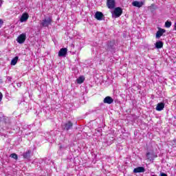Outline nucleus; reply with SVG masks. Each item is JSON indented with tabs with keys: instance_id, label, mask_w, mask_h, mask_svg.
<instances>
[{
	"instance_id": "obj_25",
	"label": "nucleus",
	"mask_w": 176,
	"mask_h": 176,
	"mask_svg": "<svg viewBox=\"0 0 176 176\" xmlns=\"http://www.w3.org/2000/svg\"><path fill=\"white\" fill-rule=\"evenodd\" d=\"M3 24V21H2V19H0V26L2 25Z\"/></svg>"
},
{
	"instance_id": "obj_14",
	"label": "nucleus",
	"mask_w": 176,
	"mask_h": 176,
	"mask_svg": "<svg viewBox=\"0 0 176 176\" xmlns=\"http://www.w3.org/2000/svg\"><path fill=\"white\" fill-rule=\"evenodd\" d=\"M133 173H145V168L142 166H139L136 168H134Z\"/></svg>"
},
{
	"instance_id": "obj_7",
	"label": "nucleus",
	"mask_w": 176,
	"mask_h": 176,
	"mask_svg": "<svg viewBox=\"0 0 176 176\" xmlns=\"http://www.w3.org/2000/svg\"><path fill=\"white\" fill-rule=\"evenodd\" d=\"M166 32V30L162 29L161 28H158V31L155 34V38L157 39H160L161 36H163V34Z\"/></svg>"
},
{
	"instance_id": "obj_15",
	"label": "nucleus",
	"mask_w": 176,
	"mask_h": 176,
	"mask_svg": "<svg viewBox=\"0 0 176 176\" xmlns=\"http://www.w3.org/2000/svg\"><path fill=\"white\" fill-rule=\"evenodd\" d=\"M156 111H163L164 109V102H160L157 104V107L155 108Z\"/></svg>"
},
{
	"instance_id": "obj_12",
	"label": "nucleus",
	"mask_w": 176,
	"mask_h": 176,
	"mask_svg": "<svg viewBox=\"0 0 176 176\" xmlns=\"http://www.w3.org/2000/svg\"><path fill=\"white\" fill-rule=\"evenodd\" d=\"M67 52H68V50L67 48H61L58 52L59 57H64V56L67 54Z\"/></svg>"
},
{
	"instance_id": "obj_22",
	"label": "nucleus",
	"mask_w": 176,
	"mask_h": 176,
	"mask_svg": "<svg viewBox=\"0 0 176 176\" xmlns=\"http://www.w3.org/2000/svg\"><path fill=\"white\" fill-rule=\"evenodd\" d=\"M3 97V95H2V93L0 92V102L2 101V98Z\"/></svg>"
},
{
	"instance_id": "obj_6",
	"label": "nucleus",
	"mask_w": 176,
	"mask_h": 176,
	"mask_svg": "<svg viewBox=\"0 0 176 176\" xmlns=\"http://www.w3.org/2000/svg\"><path fill=\"white\" fill-rule=\"evenodd\" d=\"M115 41H110L107 43L106 47L107 50L109 52H113L115 50Z\"/></svg>"
},
{
	"instance_id": "obj_20",
	"label": "nucleus",
	"mask_w": 176,
	"mask_h": 176,
	"mask_svg": "<svg viewBox=\"0 0 176 176\" xmlns=\"http://www.w3.org/2000/svg\"><path fill=\"white\" fill-rule=\"evenodd\" d=\"M172 24H173V23H171V21H166L165 22V27H166V28H170V27H171Z\"/></svg>"
},
{
	"instance_id": "obj_18",
	"label": "nucleus",
	"mask_w": 176,
	"mask_h": 176,
	"mask_svg": "<svg viewBox=\"0 0 176 176\" xmlns=\"http://www.w3.org/2000/svg\"><path fill=\"white\" fill-rule=\"evenodd\" d=\"M30 155H31V151H28L23 153V156L24 159L30 160Z\"/></svg>"
},
{
	"instance_id": "obj_26",
	"label": "nucleus",
	"mask_w": 176,
	"mask_h": 176,
	"mask_svg": "<svg viewBox=\"0 0 176 176\" xmlns=\"http://www.w3.org/2000/svg\"><path fill=\"white\" fill-rule=\"evenodd\" d=\"M17 86H18V87H20V86H21V84L18 83V84H17Z\"/></svg>"
},
{
	"instance_id": "obj_11",
	"label": "nucleus",
	"mask_w": 176,
	"mask_h": 176,
	"mask_svg": "<svg viewBox=\"0 0 176 176\" xmlns=\"http://www.w3.org/2000/svg\"><path fill=\"white\" fill-rule=\"evenodd\" d=\"M103 17H104V14H102V12H98V11L96 12L95 19H96V20L101 21L102 20Z\"/></svg>"
},
{
	"instance_id": "obj_27",
	"label": "nucleus",
	"mask_w": 176,
	"mask_h": 176,
	"mask_svg": "<svg viewBox=\"0 0 176 176\" xmlns=\"http://www.w3.org/2000/svg\"><path fill=\"white\" fill-rule=\"evenodd\" d=\"M8 80H10V77H8Z\"/></svg>"
},
{
	"instance_id": "obj_13",
	"label": "nucleus",
	"mask_w": 176,
	"mask_h": 176,
	"mask_svg": "<svg viewBox=\"0 0 176 176\" xmlns=\"http://www.w3.org/2000/svg\"><path fill=\"white\" fill-rule=\"evenodd\" d=\"M132 5H133V6H135V8H142L144 3L142 1H135L132 3Z\"/></svg>"
},
{
	"instance_id": "obj_10",
	"label": "nucleus",
	"mask_w": 176,
	"mask_h": 176,
	"mask_svg": "<svg viewBox=\"0 0 176 176\" xmlns=\"http://www.w3.org/2000/svg\"><path fill=\"white\" fill-rule=\"evenodd\" d=\"M104 104H111L113 102V99L111 96H107L103 100Z\"/></svg>"
},
{
	"instance_id": "obj_3",
	"label": "nucleus",
	"mask_w": 176,
	"mask_h": 176,
	"mask_svg": "<svg viewBox=\"0 0 176 176\" xmlns=\"http://www.w3.org/2000/svg\"><path fill=\"white\" fill-rule=\"evenodd\" d=\"M107 6L108 9H115L116 1L115 0H107Z\"/></svg>"
},
{
	"instance_id": "obj_9",
	"label": "nucleus",
	"mask_w": 176,
	"mask_h": 176,
	"mask_svg": "<svg viewBox=\"0 0 176 176\" xmlns=\"http://www.w3.org/2000/svg\"><path fill=\"white\" fill-rule=\"evenodd\" d=\"M72 126H73L72 122L69 121L68 122L62 125V127H63V129H64V130H67V131H68V130H69L70 129L72 128Z\"/></svg>"
},
{
	"instance_id": "obj_2",
	"label": "nucleus",
	"mask_w": 176,
	"mask_h": 176,
	"mask_svg": "<svg viewBox=\"0 0 176 176\" xmlns=\"http://www.w3.org/2000/svg\"><path fill=\"white\" fill-rule=\"evenodd\" d=\"M122 13L123 9H122L120 7H117L112 12V16H113L116 19H118V17H120L122 16Z\"/></svg>"
},
{
	"instance_id": "obj_8",
	"label": "nucleus",
	"mask_w": 176,
	"mask_h": 176,
	"mask_svg": "<svg viewBox=\"0 0 176 176\" xmlns=\"http://www.w3.org/2000/svg\"><path fill=\"white\" fill-rule=\"evenodd\" d=\"M30 17V15L28 14V13L27 12H24L21 18H20V22L21 23H25V21H27V20H28V18Z\"/></svg>"
},
{
	"instance_id": "obj_17",
	"label": "nucleus",
	"mask_w": 176,
	"mask_h": 176,
	"mask_svg": "<svg viewBox=\"0 0 176 176\" xmlns=\"http://www.w3.org/2000/svg\"><path fill=\"white\" fill-rule=\"evenodd\" d=\"M76 82L78 83V85L83 83V82H85V76H80L78 78H77Z\"/></svg>"
},
{
	"instance_id": "obj_4",
	"label": "nucleus",
	"mask_w": 176,
	"mask_h": 176,
	"mask_svg": "<svg viewBox=\"0 0 176 176\" xmlns=\"http://www.w3.org/2000/svg\"><path fill=\"white\" fill-rule=\"evenodd\" d=\"M27 38V35L25 34H20L17 38H16V42H18V43L22 44L24 42H25V39Z\"/></svg>"
},
{
	"instance_id": "obj_23",
	"label": "nucleus",
	"mask_w": 176,
	"mask_h": 176,
	"mask_svg": "<svg viewBox=\"0 0 176 176\" xmlns=\"http://www.w3.org/2000/svg\"><path fill=\"white\" fill-rule=\"evenodd\" d=\"M173 30H174V31H176V21H175V23H174V25H173Z\"/></svg>"
},
{
	"instance_id": "obj_19",
	"label": "nucleus",
	"mask_w": 176,
	"mask_h": 176,
	"mask_svg": "<svg viewBox=\"0 0 176 176\" xmlns=\"http://www.w3.org/2000/svg\"><path fill=\"white\" fill-rule=\"evenodd\" d=\"M19 60V56H15L12 60H11V65H15L17 64V61Z\"/></svg>"
},
{
	"instance_id": "obj_21",
	"label": "nucleus",
	"mask_w": 176,
	"mask_h": 176,
	"mask_svg": "<svg viewBox=\"0 0 176 176\" xmlns=\"http://www.w3.org/2000/svg\"><path fill=\"white\" fill-rule=\"evenodd\" d=\"M10 157H12V159H15V160H17L18 159L17 154L16 153L11 154Z\"/></svg>"
},
{
	"instance_id": "obj_5",
	"label": "nucleus",
	"mask_w": 176,
	"mask_h": 176,
	"mask_svg": "<svg viewBox=\"0 0 176 176\" xmlns=\"http://www.w3.org/2000/svg\"><path fill=\"white\" fill-rule=\"evenodd\" d=\"M155 157H157V155L153 151L146 153V159L150 160V162H153Z\"/></svg>"
},
{
	"instance_id": "obj_1",
	"label": "nucleus",
	"mask_w": 176,
	"mask_h": 176,
	"mask_svg": "<svg viewBox=\"0 0 176 176\" xmlns=\"http://www.w3.org/2000/svg\"><path fill=\"white\" fill-rule=\"evenodd\" d=\"M52 21H53L52 18L49 16H45L44 19L41 21L40 25L41 27L44 28L49 27V25H52Z\"/></svg>"
},
{
	"instance_id": "obj_24",
	"label": "nucleus",
	"mask_w": 176,
	"mask_h": 176,
	"mask_svg": "<svg viewBox=\"0 0 176 176\" xmlns=\"http://www.w3.org/2000/svg\"><path fill=\"white\" fill-rule=\"evenodd\" d=\"M161 176H167V174L164 173H160Z\"/></svg>"
},
{
	"instance_id": "obj_16",
	"label": "nucleus",
	"mask_w": 176,
	"mask_h": 176,
	"mask_svg": "<svg viewBox=\"0 0 176 176\" xmlns=\"http://www.w3.org/2000/svg\"><path fill=\"white\" fill-rule=\"evenodd\" d=\"M156 49H162L163 47V41H157L155 44Z\"/></svg>"
}]
</instances>
